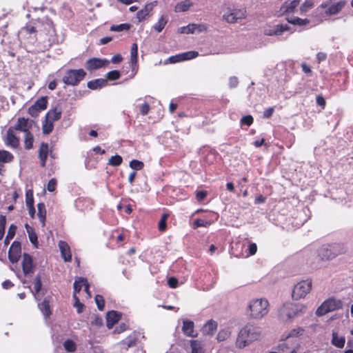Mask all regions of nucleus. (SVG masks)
I'll return each instance as SVG.
<instances>
[{"mask_svg": "<svg viewBox=\"0 0 353 353\" xmlns=\"http://www.w3.org/2000/svg\"><path fill=\"white\" fill-rule=\"evenodd\" d=\"M182 332L186 336L195 337L194 323L192 321L185 319L183 321Z\"/></svg>", "mask_w": 353, "mask_h": 353, "instance_id": "obj_22", "label": "nucleus"}, {"mask_svg": "<svg viewBox=\"0 0 353 353\" xmlns=\"http://www.w3.org/2000/svg\"><path fill=\"white\" fill-rule=\"evenodd\" d=\"M199 52L196 51H188L180 53L168 58L170 63H176L178 62L190 60L198 57Z\"/></svg>", "mask_w": 353, "mask_h": 353, "instance_id": "obj_14", "label": "nucleus"}, {"mask_svg": "<svg viewBox=\"0 0 353 353\" xmlns=\"http://www.w3.org/2000/svg\"><path fill=\"white\" fill-rule=\"evenodd\" d=\"M37 216L40 220L42 227H44L46 225V205L43 203H39L37 204Z\"/></svg>", "mask_w": 353, "mask_h": 353, "instance_id": "obj_27", "label": "nucleus"}, {"mask_svg": "<svg viewBox=\"0 0 353 353\" xmlns=\"http://www.w3.org/2000/svg\"><path fill=\"white\" fill-rule=\"evenodd\" d=\"M80 282H81L82 285H83L84 291L88 294V297H91V293L90 291V284L87 280V279L84 277H80Z\"/></svg>", "mask_w": 353, "mask_h": 353, "instance_id": "obj_55", "label": "nucleus"}, {"mask_svg": "<svg viewBox=\"0 0 353 353\" xmlns=\"http://www.w3.org/2000/svg\"><path fill=\"white\" fill-rule=\"evenodd\" d=\"M341 300L335 298H330L322 303L316 311L317 316H323L328 312L339 310L342 307Z\"/></svg>", "mask_w": 353, "mask_h": 353, "instance_id": "obj_5", "label": "nucleus"}, {"mask_svg": "<svg viewBox=\"0 0 353 353\" xmlns=\"http://www.w3.org/2000/svg\"><path fill=\"white\" fill-rule=\"evenodd\" d=\"M150 105L148 103H145L142 104L140 107V112L142 115H146L148 114L150 111Z\"/></svg>", "mask_w": 353, "mask_h": 353, "instance_id": "obj_62", "label": "nucleus"}, {"mask_svg": "<svg viewBox=\"0 0 353 353\" xmlns=\"http://www.w3.org/2000/svg\"><path fill=\"white\" fill-rule=\"evenodd\" d=\"M308 293L309 282L307 281H302L294 286L292 291V297L296 300L301 299L305 298Z\"/></svg>", "mask_w": 353, "mask_h": 353, "instance_id": "obj_10", "label": "nucleus"}, {"mask_svg": "<svg viewBox=\"0 0 353 353\" xmlns=\"http://www.w3.org/2000/svg\"><path fill=\"white\" fill-rule=\"evenodd\" d=\"M94 301L98 309L101 311L103 310L105 307V300L103 299V296L100 294H97L94 297Z\"/></svg>", "mask_w": 353, "mask_h": 353, "instance_id": "obj_47", "label": "nucleus"}, {"mask_svg": "<svg viewBox=\"0 0 353 353\" xmlns=\"http://www.w3.org/2000/svg\"><path fill=\"white\" fill-rule=\"evenodd\" d=\"M130 57L132 62H137L138 57V46L136 43H132L130 50Z\"/></svg>", "mask_w": 353, "mask_h": 353, "instance_id": "obj_48", "label": "nucleus"}, {"mask_svg": "<svg viewBox=\"0 0 353 353\" xmlns=\"http://www.w3.org/2000/svg\"><path fill=\"white\" fill-rule=\"evenodd\" d=\"M230 334L231 332L229 329H222L217 334L216 339L219 342L224 341L230 337Z\"/></svg>", "mask_w": 353, "mask_h": 353, "instance_id": "obj_39", "label": "nucleus"}, {"mask_svg": "<svg viewBox=\"0 0 353 353\" xmlns=\"http://www.w3.org/2000/svg\"><path fill=\"white\" fill-rule=\"evenodd\" d=\"M346 1L345 0H327L326 3L322 4L325 8V13L327 15H334L339 13L345 6Z\"/></svg>", "mask_w": 353, "mask_h": 353, "instance_id": "obj_8", "label": "nucleus"}, {"mask_svg": "<svg viewBox=\"0 0 353 353\" xmlns=\"http://www.w3.org/2000/svg\"><path fill=\"white\" fill-rule=\"evenodd\" d=\"M48 97H41L39 98L28 110V114L32 117H37L39 114L47 108Z\"/></svg>", "mask_w": 353, "mask_h": 353, "instance_id": "obj_9", "label": "nucleus"}, {"mask_svg": "<svg viewBox=\"0 0 353 353\" xmlns=\"http://www.w3.org/2000/svg\"><path fill=\"white\" fill-rule=\"evenodd\" d=\"M21 246L19 241H14L8 251V259L12 263L18 262L21 257Z\"/></svg>", "mask_w": 353, "mask_h": 353, "instance_id": "obj_12", "label": "nucleus"}, {"mask_svg": "<svg viewBox=\"0 0 353 353\" xmlns=\"http://www.w3.org/2000/svg\"><path fill=\"white\" fill-rule=\"evenodd\" d=\"M62 108L57 105L54 108L50 110L46 114V118L54 122L59 120L61 117Z\"/></svg>", "mask_w": 353, "mask_h": 353, "instance_id": "obj_24", "label": "nucleus"}, {"mask_svg": "<svg viewBox=\"0 0 353 353\" xmlns=\"http://www.w3.org/2000/svg\"><path fill=\"white\" fill-rule=\"evenodd\" d=\"M108 84L107 79H97L90 81L87 83V86L91 90H97L106 86Z\"/></svg>", "mask_w": 353, "mask_h": 353, "instance_id": "obj_25", "label": "nucleus"}, {"mask_svg": "<svg viewBox=\"0 0 353 353\" xmlns=\"http://www.w3.org/2000/svg\"><path fill=\"white\" fill-rule=\"evenodd\" d=\"M39 307L46 318L50 317L52 314L50 301L48 299H44L43 301L39 304Z\"/></svg>", "mask_w": 353, "mask_h": 353, "instance_id": "obj_28", "label": "nucleus"}, {"mask_svg": "<svg viewBox=\"0 0 353 353\" xmlns=\"http://www.w3.org/2000/svg\"><path fill=\"white\" fill-rule=\"evenodd\" d=\"M73 299L74 300V307L77 308V312L79 314L83 312L85 305L80 302L77 295L73 294Z\"/></svg>", "mask_w": 353, "mask_h": 353, "instance_id": "obj_49", "label": "nucleus"}, {"mask_svg": "<svg viewBox=\"0 0 353 353\" xmlns=\"http://www.w3.org/2000/svg\"><path fill=\"white\" fill-rule=\"evenodd\" d=\"M121 319V314L114 310L110 311L106 315V326L110 329Z\"/></svg>", "mask_w": 353, "mask_h": 353, "instance_id": "obj_23", "label": "nucleus"}, {"mask_svg": "<svg viewBox=\"0 0 353 353\" xmlns=\"http://www.w3.org/2000/svg\"><path fill=\"white\" fill-rule=\"evenodd\" d=\"M345 252L343 245L339 243L323 245L318 251L319 256L323 260H330Z\"/></svg>", "mask_w": 353, "mask_h": 353, "instance_id": "obj_3", "label": "nucleus"}, {"mask_svg": "<svg viewBox=\"0 0 353 353\" xmlns=\"http://www.w3.org/2000/svg\"><path fill=\"white\" fill-rule=\"evenodd\" d=\"M59 248L60 249L61 254L64 261L70 262L72 261V254L70 248L68 243L63 241L59 242Z\"/></svg>", "mask_w": 353, "mask_h": 353, "instance_id": "obj_21", "label": "nucleus"}, {"mask_svg": "<svg viewBox=\"0 0 353 353\" xmlns=\"http://www.w3.org/2000/svg\"><path fill=\"white\" fill-rule=\"evenodd\" d=\"M208 192L205 190L198 191L196 192V199L201 202L206 198Z\"/></svg>", "mask_w": 353, "mask_h": 353, "instance_id": "obj_60", "label": "nucleus"}, {"mask_svg": "<svg viewBox=\"0 0 353 353\" xmlns=\"http://www.w3.org/2000/svg\"><path fill=\"white\" fill-rule=\"evenodd\" d=\"M6 224V218L4 215H0V240H1L5 234Z\"/></svg>", "mask_w": 353, "mask_h": 353, "instance_id": "obj_52", "label": "nucleus"}, {"mask_svg": "<svg viewBox=\"0 0 353 353\" xmlns=\"http://www.w3.org/2000/svg\"><path fill=\"white\" fill-rule=\"evenodd\" d=\"M130 167L134 170H141L144 168L143 162L133 159L129 163Z\"/></svg>", "mask_w": 353, "mask_h": 353, "instance_id": "obj_44", "label": "nucleus"}, {"mask_svg": "<svg viewBox=\"0 0 353 353\" xmlns=\"http://www.w3.org/2000/svg\"><path fill=\"white\" fill-rule=\"evenodd\" d=\"M41 287H42V283H41V276L39 275H37L34 278V289L35 291V294H38L41 291Z\"/></svg>", "mask_w": 353, "mask_h": 353, "instance_id": "obj_54", "label": "nucleus"}, {"mask_svg": "<svg viewBox=\"0 0 353 353\" xmlns=\"http://www.w3.org/2000/svg\"><path fill=\"white\" fill-rule=\"evenodd\" d=\"M123 162V158L119 155L116 154L114 156H112L108 161V165L112 166H119Z\"/></svg>", "mask_w": 353, "mask_h": 353, "instance_id": "obj_41", "label": "nucleus"}, {"mask_svg": "<svg viewBox=\"0 0 353 353\" xmlns=\"http://www.w3.org/2000/svg\"><path fill=\"white\" fill-rule=\"evenodd\" d=\"M254 122V119L251 115H246L241 119V124L250 126Z\"/></svg>", "mask_w": 353, "mask_h": 353, "instance_id": "obj_56", "label": "nucleus"}, {"mask_svg": "<svg viewBox=\"0 0 353 353\" xmlns=\"http://www.w3.org/2000/svg\"><path fill=\"white\" fill-rule=\"evenodd\" d=\"M26 206L34 205L33 191L32 190H28L26 192Z\"/></svg>", "mask_w": 353, "mask_h": 353, "instance_id": "obj_53", "label": "nucleus"}, {"mask_svg": "<svg viewBox=\"0 0 353 353\" xmlns=\"http://www.w3.org/2000/svg\"><path fill=\"white\" fill-rule=\"evenodd\" d=\"M316 103L319 106L321 107V110L325 108L326 102L322 95H318L316 97Z\"/></svg>", "mask_w": 353, "mask_h": 353, "instance_id": "obj_61", "label": "nucleus"}, {"mask_svg": "<svg viewBox=\"0 0 353 353\" xmlns=\"http://www.w3.org/2000/svg\"><path fill=\"white\" fill-rule=\"evenodd\" d=\"M211 224L210 221H205L201 219H197L194 220L193 223V228L194 229L200 228V227H208Z\"/></svg>", "mask_w": 353, "mask_h": 353, "instance_id": "obj_51", "label": "nucleus"}, {"mask_svg": "<svg viewBox=\"0 0 353 353\" xmlns=\"http://www.w3.org/2000/svg\"><path fill=\"white\" fill-rule=\"evenodd\" d=\"M82 287H83V285H82L81 282H80V277H78L77 279L75 280V281L73 284V288H74V294H73L77 295V294L79 293L80 291L81 290Z\"/></svg>", "mask_w": 353, "mask_h": 353, "instance_id": "obj_58", "label": "nucleus"}, {"mask_svg": "<svg viewBox=\"0 0 353 353\" xmlns=\"http://www.w3.org/2000/svg\"><path fill=\"white\" fill-rule=\"evenodd\" d=\"M34 136L31 132L25 133L24 134V148L29 150L33 148Z\"/></svg>", "mask_w": 353, "mask_h": 353, "instance_id": "obj_33", "label": "nucleus"}, {"mask_svg": "<svg viewBox=\"0 0 353 353\" xmlns=\"http://www.w3.org/2000/svg\"><path fill=\"white\" fill-rule=\"evenodd\" d=\"M21 265L23 272L25 274H28L33 272V260L30 254L27 253H24L23 254V260Z\"/></svg>", "mask_w": 353, "mask_h": 353, "instance_id": "obj_20", "label": "nucleus"}, {"mask_svg": "<svg viewBox=\"0 0 353 353\" xmlns=\"http://www.w3.org/2000/svg\"><path fill=\"white\" fill-rule=\"evenodd\" d=\"M54 129V122L45 119V120L42 123V132L43 134H50Z\"/></svg>", "mask_w": 353, "mask_h": 353, "instance_id": "obj_31", "label": "nucleus"}, {"mask_svg": "<svg viewBox=\"0 0 353 353\" xmlns=\"http://www.w3.org/2000/svg\"><path fill=\"white\" fill-rule=\"evenodd\" d=\"M299 4V1L298 0H294L289 3L284 5L283 8L284 9L285 12L292 13L294 11Z\"/></svg>", "mask_w": 353, "mask_h": 353, "instance_id": "obj_38", "label": "nucleus"}, {"mask_svg": "<svg viewBox=\"0 0 353 353\" xmlns=\"http://www.w3.org/2000/svg\"><path fill=\"white\" fill-rule=\"evenodd\" d=\"M26 228H27V231L28 232L29 239H30V242L34 245L37 244V234L33 232H30V230H32V228L30 227L28 228V225H26Z\"/></svg>", "mask_w": 353, "mask_h": 353, "instance_id": "obj_57", "label": "nucleus"}, {"mask_svg": "<svg viewBox=\"0 0 353 353\" xmlns=\"http://www.w3.org/2000/svg\"><path fill=\"white\" fill-rule=\"evenodd\" d=\"M269 303L264 299L253 300L249 305L250 316L252 319H259L268 313Z\"/></svg>", "mask_w": 353, "mask_h": 353, "instance_id": "obj_2", "label": "nucleus"}, {"mask_svg": "<svg viewBox=\"0 0 353 353\" xmlns=\"http://www.w3.org/2000/svg\"><path fill=\"white\" fill-rule=\"evenodd\" d=\"M290 29V26L287 24H278L273 27L265 28L264 30V34L267 36H280L285 31H288Z\"/></svg>", "mask_w": 353, "mask_h": 353, "instance_id": "obj_16", "label": "nucleus"}, {"mask_svg": "<svg viewBox=\"0 0 353 353\" xmlns=\"http://www.w3.org/2000/svg\"><path fill=\"white\" fill-rule=\"evenodd\" d=\"M299 307L292 303H285L279 310V317L281 321L286 322L297 315Z\"/></svg>", "mask_w": 353, "mask_h": 353, "instance_id": "obj_6", "label": "nucleus"}, {"mask_svg": "<svg viewBox=\"0 0 353 353\" xmlns=\"http://www.w3.org/2000/svg\"><path fill=\"white\" fill-rule=\"evenodd\" d=\"M130 28V25L128 23H121L119 25H113L110 27L111 31L121 32L123 30H128Z\"/></svg>", "mask_w": 353, "mask_h": 353, "instance_id": "obj_45", "label": "nucleus"}, {"mask_svg": "<svg viewBox=\"0 0 353 353\" xmlns=\"http://www.w3.org/2000/svg\"><path fill=\"white\" fill-rule=\"evenodd\" d=\"M152 8L150 5H145L143 8L140 10L137 13V17L139 21H141L150 14Z\"/></svg>", "mask_w": 353, "mask_h": 353, "instance_id": "obj_32", "label": "nucleus"}, {"mask_svg": "<svg viewBox=\"0 0 353 353\" xmlns=\"http://www.w3.org/2000/svg\"><path fill=\"white\" fill-rule=\"evenodd\" d=\"M168 284L171 288H176L178 286V280L175 277H170Z\"/></svg>", "mask_w": 353, "mask_h": 353, "instance_id": "obj_63", "label": "nucleus"}, {"mask_svg": "<svg viewBox=\"0 0 353 353\" xmlns=\"http://www.w3.org/2000/svg\"><path fill=\"white\" fill-rule=\"evenodd\" d=\"M39 25L33 26L32 23H28L23 28V30H24L28 34H33L38 32Z\"/></svg>", "mask_w": 353, "mask_h": 353, "instance_id": "obj_46", "label": "nucleus"}, {"mask_svg": "<svg viewBox=\"0 0 353 353\" xmlns=\"http://www.w3.org/2000/svg\"><path fill=\"white\" fill-rule=\"evenodd\" d=\"M247 17V10L245 8H233L228 13L223 15V19L229 23H234L238 20L244 19Z\"/></svg>", "mask_w": 353, "mask_h": 353, "instance_id": "obj_7", "label": "nucleus"}, {"mask_svg": "<svg viewBox=\"0 0 353 353\" xmlns=\"http://www.w3.org/2000/svg\"><path fill=\"white\" fill-rule=\"evenodd\" d=\"M57 185V181L56 179L52 178V179H50L48 183L47 190L51 192H54L56 190Z\"/></svg>", "mask_w": 353, "mask_h": 353, "instance_id": "obj_59", "label": "nucleus"}, {"mask_svg": "<svg viewBox=\"0 0 353 353\" xmlns=\"http://www.w3.org/2000/svg\"><path fill=\"white\" fill-rule=\"evenodd\" d=\"M121 73L119 70H114L110 71L106 74L107 79L110 81H115L120 78Z\"/></svg>", "mask_w": 353, "mask_h": 353, "instance_id": "obj_50", "label": "nucleus"}, {"mask_svg": "<svg viewBox=\"0 0 353 353\" xmlns=\"http://www.w3.org/2000/svg\"><path fill=\"white\" fill-rule=\"evenodd\" d=\"M206 30V26L203 24L192 23L186 26L181 27L179 32L181 34H193L195 32H201Z\"/></svg>", "mask_w": 353, "mask_h": 353, "instance_id": "obj_18", "label": "nucleus"}, {"mask_svg": "<svg viewBox=\"0 0 353 353\" xmlns=\"http://www.w3.org/2000/svg\"><path fill=\"white\" fill-rule=\"evenodd\" d=\"M193 5V3L190 0H185L184 1L176 3L174 7V12H182L188 11L190 8Z\"/></svg>", "mask_w": 353, "mask_h": 353, "instance_id": "obj_29", "label": "nucleus"}, {"mask_svg": "<svg viewBox=\"0 0 353 353\" xmlns=\"http://www.w3.org/2000/svg\"><path fill=\"white\" fill-rule=\"evenodd\" d=\"M168 21V17L167 15H162L159 19L157 23L154 26V29L159 33L161 32Z\"/></svg>", "mask_w": 353, "mask_h": 353, "instance_id": "obj_30", "label": "nucleus"}, {"mask_svg": "<svg viewBox=\"0 0 353 353\" xmlns=\"http://www.w3.org/2000/svg\"><path fill=\"white\" fill-rule=\"evenodd\" d=\"M110 61L107 59L91 58L86 61L85 68L87 70L92 72L108 65Z\"/></svg>", "mask_w": 353, "mask_h": 353, "instance_id": "obj_11", "label": "nucleus"}, {"mask_svg": "<svg viewBox=\"0 0 353 353\" xmlns=\"http://www.w3.org/2000/svg\"><path fill=\"white\" fill-rule=\"evenodd\" d=\"M345 339L343 336H339L337 334L334 332L332 334V343L334 346L342 348L345 345Z\"/></svg>", "mask_w": 353, "mask_h": 353, "instance_id": "obj_36", "label": "nucleus"}, {"mask_svg": "<svg viewBox=\"0 0 353 353\" xmlns=\"http://www.w3.org/2000/svg\"><path fill=\"white\" fill-rule=\"evenodd\" d=\"M169 216L168 214H163L161 219L158 223V229L160 232H163L165 231L167 228V219Z\"/></svg>", "mask_w": 353, "mask_h": 353, "instance_id": "obj_40", "label": "nucleus"}, {"mask_svg": "<svg viewBox=\"0 0 353 353\" xmlns=\"http://www.w3.org/2000/svg\"><path fill=\"white\" fill-rule=\"evenodd\" d=\"M14 130H13L12 128L10 127L6 132V134L3 140L6 145L16 149L19 146L20 139L14 134Z\"/></svg>", "mask_w": 353, "mask_h": 353, "instance_id": "obj_13", "label": "nucleus"}, {"mask_svg": "<svg viewBox=\"0 0 353 353\" xmlns=\"http://www.w3.org/2000/svg\"><path fill=\"white\" fill-rule=\"evenodd\" d=\"M288 21L293 25H298V26L306 25L309 22V21L307 19H302L297 17L288 19Z\"/></svg>", "mask_w": 353, "mask_h": 353, "instance_id": "obj_43", "label": "nucleus"}, {"mask_svg": "<svg viewBox=\"0 0 353 353\" xmlns=\"http://www.w3.org/2000/svg\"><path fill=\"white\" fill-rule=\"evenodd\" d=\"M86 72L82 68L69 69L65 72L62 81L67 85L77 86L84 79Z\"/></svg>", "mask_w": 353, "mask_h": 353, "instance_id": "obj_4", "label": "nucleus"}, {"mask_svg": "<svg viewBox=\"0 0 353 353\" xmlns=\"http://www.w3.org/2000/svg\"><path fill=\"white\" fill-rule=\"evenodd\" d=\"M50 150L48 143L45 142H42L41 143L38 150V158L39 159L40 165L42 168H45L46 166V162Z\"/></svg>", "mask_w": 353, "mask_h": 353, "instance_id": "obj_17", "label": "nucleus"}, {"mask_svg": "<svg viewBox=\"0 0 353 353\" xmlns=\"http://www.w3.org/2000/svg\"><path fill=\"white\" fill-rule=\"evenodd\" d=\"M217 329V323L215 321L209 320L203 327V332L205 334L212 336Z\"/></svg>", "mask_w": 353, "mask_h": 353, "instance_id": "obj_26", "label": "nucleus"}, {"mask_svg": "<svg viewBox=\"0 0 353 353\" xmlns=\"http://www.w3.org/2000/svg\"><path fill=\"white\" fill-rule=\"evenodd\" d=\"M39 30L41 34H52L55 32V28L53 22L50 19H46L44 21L39 22Z\"/></svg>", "mask_w": 353, "mask_h": 353, "instance_id": "obj_19", "label": "nucleus"}, {"mask_svg": "<svg viewBox=\"0 0 353 353\" xmlns=\"http://www.w3.org/2000/svg\"><path fill=\"white\" fill-rule=\"evenodd\" d=\"M13 159L14 156L12 153L5 150H0V163H10Z\"/></svg>", "mask_w": 353, "mask_h": 353, "instance_id": "obj_34", "label": "nucleus"}, {"mask_svg": "<svg viewBox=\"0 0 353 353\" xmlns=\"http://www.w3.org/2000/svg\"><path fill=\"white\" fill-rule=\"evenodd\" d=\"M274 112V108L273 107H270V108H267L266 110H265V111L263 112V116L265 119H269L272 116Z\"/></svg>", "mask_w": 353, "mask_h": 353, "instance_id": "obj_64", "label": "nucleus"}, {"mask_svg": "<svg viewBox=\"0 0 353 353\" xmlns=\"http://www.w3.org/2000/svg\"><path fill=\"white\" fill-rule=\"evenodd\" d=\"M64 349L68 352H74L77 350L76 343L71 339H67L63 343Z\"/></svg>", "mask_w": 353, "mask_h": 353, "instance_id": "obj_42", "label": "nucleus"}, {"mask_svg": "<svg viewBox=\"0 0 353 353\" xmlns=\"http://www.w3.org/2000/svg\"><path fill=\"white\" fill-rule=\"evenodd\" d=\"M16 230H17V227L14 225L12 224L9 227L7 235H6L5 241H4V243L6 245H8L10 240L14 238L15 233H16Z\"/></svg>", "mask_w": 353, "mask_h": 353, "instance_id": "obj_37", "label": "nucleus"}, {"mask_svg": "<svg viewBox=\"0 0 353 353\" xmlns=\"http://www.w3.org/2000/svg\"><path fill=\"white\" fill-rule=\"evenodd\" d=\"M191 353H205L203 347L198 340L190 341Z\"/></svg>", "mask_w": 353, "mask_h": 353, "instance_id": "obj_35", "label": "nucleus"}, {"mask_svg": "<svg viewBox=\"0 0 353 353\" xmlns=\"http://www.w3.org/2000/svg\"><path fill=\"white\" fill-rule=\"evenodd\" d=\"M260 336V327L252 324H247L239 332L236 346L240 349L244 348L252 342L259 339Z\"/></svg>", "mask_w": 353, "mask_h": 353, "instance_id": "obj_1", "label": "nucleus"}, {"mask_svg": "<svg viewBox=\"0 0 353 353\" xmlns=\"http://www.w3.org/2000/svg\"><path fill=\"white\" fill-rule=\"evenodd\" d=\"M32 127V121L25 117L18 118L17 123L14 126H11L13 130L23 132L24 134L31 132Z\"/></svg>", "mask_w": 353, "mask_h": 353, "instance_id": "obj_15", "label": "nucleus"}]
</instances>
